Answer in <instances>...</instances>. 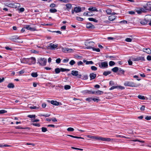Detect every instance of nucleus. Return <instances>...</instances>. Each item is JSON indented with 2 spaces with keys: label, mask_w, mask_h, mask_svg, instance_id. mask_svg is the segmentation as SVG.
<instances>
[{
  "label": "nucleus",
  "mask_w": 151,
  "mask_h": 151,
  "mask_svg": "<svg viewBox=\"0 0 151 151\" xmlns=\"http://www.w3.org/2000/svg\"><path fill=\"white\" fill-rule=\"evenodd\" d=\"M125 41L128 42H131L132 41V39L130 38H127L125 39Z\"/></svg>",
  "instance_id": "49"
},
{
  "label": "nucleus",
  "mask_w": 151,
  "mask_h": 151,
  "mask_svg": "<svg viewBox=\"0 0 151 151\" xmlns=\"http://www.w3.org/2000/svg\"><path fill=\"white\" fill-rule=\"evenodd\" d=\"M86 93H91L92 94H96V93L95 91H92L91 92V91H88V90H86Z\"/></svg>",
  "instance_id": "38"
},
{
  "label": "nucleus",
  "mask_w": 151,
  "mask_h": 151,
  "mask_svg": "<svg viewBox=\"0 0 151 151\" xmlns=\"http://www.w3.org/2000/svg\"><path fill=\"white\" fill-rule=\"evenodd\" d=\"M28 64L29 65L34 64L36 62L35 58L33 57H32L29 58H28Z\"/></svg>",
  "instance_id": "5"
},
{
  "label": "nucleus",
  "mask_w": 151,
  "mask_h": 151,
  "mask_svg": "<svg viewBox=\"0 0 151 151\" xmlns=\"http://www.w3.org/2000/svg\"><path fill=\"white\" fill-rule=\"evenodd\" d=\"M68 61H69V59L68 58H66V59H64L63 60V62L64 63H66L68 62Z\"/></svg>",
  "instance_id": "63"
},
{
  "label": "nucleus",
  "mask_w": 151,
  "mask_h": 151,
  "mask_svg": "<svg viewBox=\"0 0 151 151\" xmlns=\"http://www.w3.org/2000/svg\"><path fill=\"white\" fill-rule=\"evenodd\" d=\"M50 103L54 105L58 106L59 105V103L56 101L52 100L50 101Z\"/></svg>",
  "instance_id": "19"
},
{
  "label": "nucleus",
  "mask_w": 151,
  "mask_h": 151,
  "mask_svg": "<svg viewBox=\"0 0 151 151\" xmlns=\"http://www.w3.org/2000/svg\"><path fill=\"white\" fill-rule=\"evenodd\" d=\"M58 44H53L52 43H50L48 46V48L50 50H54L58 47Z\"/></svg>",
  "instance_id": "6"
},
{
  "label": "nucleus",
  "mask_w": 151,
  "mask_h": 151,
  "mask_svg": "<svg viewBox=\"0 0 151 151\" xmlns=\"http://www.w3.org/2000/svg\"><path fill=\"white\" fill-rule=\"evenodd\" d=\"M143 52L148 54H150L151 53V50L149 48H144L143 49Z\"/></svg>",
  "instance_id": "13"
},
{
  "label": "nucleus",
  "mask_w": 151,
  "mask_h": 151,
  "mask_svg": "<svg viewBox=\"0 0 151 151\" xmlns=\"http://www.w3.org/2000/svg\"><path fill=\"white\" fill-rule=\"evenodd\" d=\"M87 137L88 138H90L95 139L96 140L99 139V136H93L91 135H88Z\"/></svg>",
  "instance_id": "21"
},
{
  "label": "nucleus",
  "mask_w": 151,
  "mask_h": 151,
  "mask_svg": "<svg viewBox=\"0 0 151 151\" xmlns=\"http://www.w3.org/2000/svg\"><path fill=\"white\" fill-rule=\"evenodd\" d=\"M89 76L90 78V80H92L95 78L96 74L94 73H91L90 74Z\"/></svg>",
  "instance_id": "14"
},
{
  "label": "nucleus",
  "mask_w": 151,
  "mask_h": 151,
  "mask_svg": "<svg viewBox=\"0 0 151 151\" xmlns=\"http://www.w3.org/2000/svg\"><path fill=\"white\" fill-rule=\"evenodd\" d=\"M116 17L113 16H110L109 17V19L111 21H114L116 19Z\"/></svg>",
  "instance_id": "22"
},
{
  "label": "nucleus",
  "mask_w": 151,
  "mask_h": 151,
  "mask_svg": "<svg viewBox=\"0 0 151 151\" xmlns=\"http://www.w3.org/2000/svg\"><path fill=\"white\" fill-rule=\"evenodd\" d=\"M55 71L56 73L58 74L60 72V70L59 68H56L55 69Z\"/></svg>",
  "instance_id": "36"
},
{
  "label": "nucleus",
  "mask_w": 151,
  "mask_h": 151,
  "mask_svg": "<svg viewBox=\"0 0 151 151\" xmlns=\"http://www.w3.org/2000/svg\"><path fill=\"white\" fill-rule=\"evenodd\" d=\"M85 45L87 47V48L88 49H91L93 47L92 46H93L94 44L93 42L88 41L85 42Z\"/></svg>",
  "instance_id": "3"
},
{
  "label": "nucleus",
  "mask_w": 151,
  "mask_h": 151,
  "mask_svg": "<svg viewBox=\"0 0 151 151\" xmlns=\"http://www.w3.org/2000/svg\"><path fill=\"white\" fill-rule=\"evenodd\" d=\"M30 108L31 109H38L39 107H36V106H31L30 107Z\"/></svg>",
  "instance_id": "57"
},
{
  "label": "nucleus",
  "mask_w": 151,
  "mask_h": 151,
  "mask_svg": "<svg viewBox=\"0 0 151 151\" xmlns=\"http://www.w3.org/2000/svg\"><path fill=\"white\" fill-rule=\"evenodd\" d=\"M106 13L108 14H111V11L110 9H108L106 11Z\"/></svg>",
  "instance_id": "35"
},
{
  "label": "nucleus",
  "mask_w": 151,
  "mask_h": 151,
  "mask_svg": "<svg viewBox=\"0 0 151 151\" xmlns=\"http://www.w3.org/2000/svg\"><path fill=\"white\" fill-rule=\"evenodd\" d=\"M57 11L56 9H50V12L51 13H54L56 12Z\"/></svg>",
  "instance_id": "46"
},
{
  "label": "nucleus",
  "mask_w": 151,
  "mask_h": 151,
  "mask_svg": "<svg viewBox=\"0 0 151 151\" xmlns=\"http://www.w3.org/2000/svg\"><path fill=\"white\" fill-rule=\"evenodd\" d=\"M145 19L149 25L151 26V15H147L146 16Z\"/></svg>",
  "instance_id": "7"
},
{
  "label": "nucleus",
  "mask_w": 151,
  "mask_h": 151,
  "mask_svg": "<svg viewBox=\"0 0 151 151\" xmlns=\"http://www.w3.org/2000/svg\"><path fill=\"white\" fill-rule=\"evenodd\" d=\"M91 69L93 71H96L97 69V68L94 66H91Z\"/></svg>",
  "instance_id": "39"
},
{
  "label": "nucleus",
  "mask_w": 151,
  "mask_h": 151,
  "mask_svg": "<svg viewBox=\"0 0 151 151\" xmlns=\"http://www.w3.org/2000/svg\"><path fill=\"white\" fill-rule=\"evenodd\" d=\"M76 19L77 20L80 21H82L83 20V18L80 17H77Z\"/></svg>",
  "instance_id": "51"
},
{
  "label": "nucleus",
  "mask_w": 151,
  "mask_h": 151,
  "mask_svg": "<svg viewBox=\"0 0 151 151\" xmlns=\"http://www.w3.org/2000/svg\"><path fill=\"white\" fill-rule=\"evenodd\" d=\"M83 14L85 16H91L92 15V14H91V12H84Z\"/></svg>",
  "instance_id": "28"
},
{
  "label": "nucleus",
  "mask_w": 151,
  "mask_h": 151,
  "mask_svg": "<svg viewBox=\"0 0 151 151\" xmlns=\"http://www.w3.org/2000/svg\"><path fill=\"white\" fill-rule=\"evenodd\" d=\"M27 117L30 118H35V115H29L27 116Z\"/></svg>",
  "instance_id": "48"
},
{
  "label": "nucleus",
  "mask_w": 151,
  "mask_h": 151,
  "mask_svg": "<svg viewBox=\"0 0 151 151\" xmlns=\"http://www.w3.org/2000/svg\"><path fill=\"white\" fill-rule=\"evenodd\" d=\"M88 78V76L87 75H84L82 76V79L84 80H87Z\"/></svg>",
  "instance_id": "50"
},
{
  "label": "nucleus",
  "mask_w": 151,
  "mask_h": 151,
  "mask_svg": "<svg viewBox=\"0 0 151 151\" xmlns=\"http://www.w3.org/2000/svg\"><path fill=\"white\" fill-rule=\"evenodd\" d=\"M31 76L33 77H36L38 75L37 73H31Z\"/></svg>",
  "instance_id": "34"
},
{
  "label": "nucleus",
  "mask_w": 151,
  "mask_h": 151,
  "mask_svg": "<svg viewBox=\"0 0 151 151\" xmlns=\"http://www.w3.org/2000/svg\"><path fill=\"white\" fill-rule=\"evenodd\" d=\"M66 6L67 9H70L72 7V5L70 4H66Z\"/></svg>",
  "instance_id": "25"
},
{
  "label": "nucleus",
  "mask_w": 151,
  "mask_h": 151,
  "mask_svg": "<svg viewBox=\"0 0 151 151\" xmlns=\"http://www.w3.org/2000/svg\"><path fill=\"white\" fill-rule=\"evenodd\" d=\"M67 136H69L70 137H71L73 138H78V139H84V138L83 137H78L77 136H73L70 135H67Z\"/></svg>",
  "instance_id": "27"
},
{
  "label": "nucleus",
  "mask_w": 151,
  "mask_h": 151,
  "mask_svg": "<svg viewBox=\"0 0 151 151\" xmlns=\"http://www.w3.org/2000/svg\"><path fill=\"white\" fill-rule=\"evenodd\" d=\"M75 62L73 60H71L69 63V64L71 65H73L75 64Z\"/></svg>",
  "instance_id": "43"
},
{
  "label": "nucleus",
  "mask_w": 151,
  "mask_h": 151,
  "mask_svg": "<svg viewBox=\"0 0 151 151\" xmlns=\"http://www.w3.org/2000/svg\"><path fill=\"white\" fill-rule=\"evenodd\" d=\"M131 141H133V142H144V141H140L139 140H138V139H134V140H131Z\"/></svg>",
  "instance_id": "54"
},
{
  "label": "nucleus",
  "mask_w": 151,
  "mask_h": 151,
  "mask_svg": "<svg viewBox=\"0 0 151 151\" xmlns=\"http://www.w3.org/2000/svg\"><path fill=\"white\" fill-rule=\"evenodd\" d=\"M115 64V63L113 61H110L109 62V65L111 66H112L114 65Z\"/></svg>",
  "instance_id": "40"
},
{
  "label": "nucleus",
  "mask_w": 151,
  "mask_h": 151,
  "mask_svg": "<svg viewBox=\"0 0 151 151\" xmlns=\"http://www.w3.org/2000/svg\"><path fill=\"white\" fill-rule=\"evenodd\" d=\"M119 69L117 67H115L112 69V70L114 72H116Z\"/></svg>",
  "instance_id": "33"
},
{
  "label": "nucleus",
  "mask_w": 151,
  "mask_h": 151,
  "mask_svg": "<svg viewBox=\"0 0 151 151\" xmlns=\"http://www.w3.org/2000/svg\"><path fill=\"white\" fill-rule=\"evenodd\" d=\"M92 100H93L95 102H98V101H100V100L99 99L92 98Z\"/></svg>",
  "instance_id": "41"
},
{
  "label": "nucleus",
  "mask_w": 151,
  "mask_h": 151,
  "mask_svg": "<svg viewBox=\"0 0 151 151\" xmlns=\"http://www.w3.org/2000/svg\"><path fill=\"white\" fill-rule=\"evenodd\" d=\"M32 124L35 126L39 127L40 126V124L38 123H33Z\"/></svg>",
  "instance_id": "58"
},
{
  "label": "nucleus",
  "mask_w": 151,
  "mask_h": 151,
  "mask_svg": "<svg viewBox=\"0 0 151 151\" xmlns=\"http://www.w3.org/2000/svg\"><path fill=\"white\" fill-rule=\"evenodd\" d=\"M93 63V62L92 61H87L86 63V64H92Z\"/></svg>",
  "instance_id": "56"
},
{
  "label": "nucleus",
  "mask_w": 151,
  "mask_h": 151,
  "mask_svg": "<svg viewBox=\"0 0 151 151\" xmlns=\"http://www.w3.org/2000/svg\"><path fill=\"white\" fill-rule=\"evenodd\" d=\"M92 98H87L86 99V100L87 101H88V102H90L92 100Z\"/></svg>",
  "instance_id": "60"
},
{
  "label": "nucleus",
  "mask_w": 151,
  "mask_h": 151,
  "mask_svg": "<svg viewBox=\"0 0 151 151\" xmlns=\"http://www.w3.org/2000/svg\"><path fill=\"white\" fill-rule=\"evenodd\" d=\"M96 94H98L99 95L102 94L104 92L102 91H101L100 90H98L97 91H96Z\"/></svg>",
  "instance_id": "32"
},
{
  "label": "nucleus",
  "mask_w": 151,
  "mask_h": 151,
  "mask_svg": "<svg viewBox=\"0 0 151 151\" xmlns=\"http://www.w3.org/2000/svg\"><path fill=\"white\" fill-rule=\"evenodd\" d=\"M86 27L87 28H95L94 26L90 23H88L86 24Z\"/></svg>",
  "instance_id": "18"
},
{
  "label": "nucleus",
  "mask_w": 151,
  "mask_h": 151,
  "mask_svg": "<svg viewBox=\"0 0 151 151\" xmlns=\"http://www.w3.org/2000/svg\"><path fill=\"white\" fill-rule=\"evenodd\" d=\"M71 73L73 76H77L78 75V71L72 70Z\"/></svg>",
  "instance_id": "20"
},
{
  "label": "nucleus",
  "mask_w": 151,
  "mask_h": 151,
  "mask_svg": "<svg viewBox=\"0 0 151 151\" xmlns=\"http://www.w3.org/2000/svg\"><path fill=\"white\" fill-rule=\"evenodd\" d=\"M74 11L76 13H78L81 12V8L79 7H76L74 8Z\"/></svg>",
  "instance_id": "15"
},
{
  "label": "nucleus",
  "mask_w": 151,
  "mask_h": 151,
  "mask_svg": "<svg viewBox=\"0 0 151 151\" xmlns=\"http://www.w3.org/2000/svg\"><path fill=\"white\" fill-rule=\"evenodd\" d=\"M47 60L46 59L44 58H40L37 60V63L42 66H45L46 65Z\"/></svg>",
  "instance_id": "1"
},
{
  "label": "nucleus",
  "mask_w": 151,
  "mask_h": 151,
  "mask_svg": "<svg viewBox=\"0 0 151 151\" xmlns=\"http://www.w3.org/2000/svg\"><path fill=\"white\" fill-rule=\"evenodd\" d=\"M98 64L99 67L101 68H107L108 66V63L106 61L99 63Z\"/></svg>",
  "instance_id": "4"
},
{
  "label": "nucleus",
  "mask_w": 151,
  "mask_h": 151,
  "mask_svg": "<svg viewBox=\"0 0 151 151\" xmlns=\"http://www.w3.org/2000/svg\"><path fill=\"white\" fill-rule=\"evenodd\" d=\"M67 130L68 131L70 132L73 131L74 130V129L72 127H69L67 129Z\"/></svg>",
  "instance_id": "52"
},
{
  "label": "nucleus",
  "mask_w": 151,
  "mask_h": 151,
  "mask_svg": "<svg viewBox=\"0 0 151 151\" xmlns=\"http://www.w3.org/2000/svg\"><path fill=\"white\" fill-rule=\"evenodd\" d=\"M25 28L31 31H33L36 30L35 28L31 27L29 25H26L25 27Z\"/></svg>",
  "instance_id": "12"
},
{
  "label": "nucleus",
  "mask_w": 151,
  "mask_h": 151,
  "mask_svg": "<svg viewBox=\"0 0 151 151\" xmlns=\"http://www.w3.org/2000/svg\"><path fill=\"white\" fill-rule=\"evenodd\" d=\"M119 71L121 74H124V71L122 69H120L119 70Z\"/></svg>",
  "instance_id": "59"
},
{
  "label": "nucleus",
  "mask_w": 151,
  "mask_h": 151,
  "mask_svg": "<svg viewBox=\"0 0 151 151\" xmlns=\"http://www.w3.org/2000/svg\"><path fill=\"white\" fill-rule=\"evenodd\" d=\"M19 37L17 36H13L11 38V40L12 41H14L15 40L19 39Z\"/></svg>",
  "instance_id": "24"
},
{
  "label": "nucleus",
  "mask_w": 151,
  "mask_h": 151,
  "mask_svg": "<svg viewBox=\"0 0 151 151\" xmlns=\"http://www.w3.org/2000/svg\"><path fill=\"white\" fill-rule=\"evenodd\" d=\"M145 60L144 57H138L136 58H134L133 60L134 61H137L139 60L144 61Z\"/></svg>",
  "instance_id": "11"
},
{
  "label": "nucleus",
  "mask_w": 151,
  "mask_h": 151,
  "mask_svg": "<svg viewBox=\"0 0 151 151\" xmlns=\"http://www.w3.org/2000/svg\"><path fill=\"white\" fill-rule=\"evenodd\" d=\"M88 10L91 11H96L97 12L98 10L96 8L94 7H92L88 8Z\"/></svg>",
  "instance_id": "23"
},
{
  "label": "nucleus",
  "mask_w": 151,
  "mask_h": 151,
  "mask_svg": "<svg viewBox=\"0 0 151 151\" xmlns=\"http://www.w3.org/2000/svg\"><path fill=\"white\" fill-rule=\"evenodd\" d=\"M111 73V72L110 71H104L103 73V74L105 76H107V75L110 74Z\"/></svg>",
  "instance_id": "31"
},
{
  "label": "nucleus",
  "mask_w": 151,
  "mask_h": 151,
  "mask_svg": "<svg viewBox=\"0 0 151 151\" xmlns=\"http://www.w3.org/2000/svg\"><path fill=\"white\" fill-rule=\"evenodd\" d=\"M91 49H92L93 51H96L97 52H99L100 51V50L98 48H95L93 47H92Z\"/></svg>",
  "instance_id": "42"
},
{
  "label": "nucleus",
  "mask_w": 151,
  "mask_h": 151,
  "mask_svg": "<svg viewBox=\"0 0 151 151\" xmlns=\"http://www.w3.org/2000/svg\"><path fill=\"white\" fill-rule=\"evenodd\" d=\"M140 23L142 25H145L148 23L145 18L141 20L140 22Z\"/></svg>",
  "instance_id": "17"
},
{
  "label": "nucleus",
  "mask_w": 151,
  "mask_h": 151,
  "mask_svg": "<svg viewBox=\"0 0 151 151\" xmlns=\"http://www.w3.org/2000/svg\"><path fill=\"white\" fill-rule=\"evenodd\" d=\"M28 58H23L21 60V62L22 63L28 64Z\"/></svg>",
  "instance_id": "16"
},
{
  "label": "nucleus",
  "mask_w": 151,
  "mask_h": 151,
  "mask_svg": "<svg viewBox=\"0 0 151 151\" xmlns=\"http://www.w3.org/2000/svg\"><path fill=\"white\" fill-rule=\"evenodd\" d=\"M117 88V86H112L111 88H109V90H111L114 89L115 88Z\"/></svg>",
  "instance_id": "62"
},
{
  "label": "nucleus",
  "mask_w": 151,
  "mask_h": 151,
  "mask_svg": "<svg viewBox=\"0 0 151 151\" xmlns=\"http://www.w3.org/2000/svg\"><path fill=\"white\" fill-rule=\"evenodd\" d=\"M42 131L43 132H45L47 131V129L45 127H42Z\"/></svg>",
  "instance_id": "53"
},
{
  "label": "nucleus",
  "mask_w": 151,
  "mask_h": 151,
  "mask_svg": "<svg viewBox=\"0 0 151 151\" xmlns=\"http://www.w3.org/2000/svg\"><path fill=\"white\" fill-rule=\"evenodd\" d=\"M7 112V111L5 110H0V114L6 113Z\"/></svg>",
  "instance_id": "44"
},
{
  "label": "nucleus",
  "mask_w": 151,
  "mask_h": 151,
  "mask_svg": "<svg viewBox=\"0 0 151 151\" xmlns=\"http://www.w3.org/2000/svg\"><path fill=\"white\" fill-rule=\"evenodd\" d=\"M110 138H109L102 137H99L98 140H100L102 141L109 142L111 140Z\"/></svg>",
  "instance_id": "9"
},
{
  "label": "nucleus",
  "mask_w": 151,
  "mask_h": 151,
  "mask_svg": "<svg viewBox=\"0 0 151 151\" xmlns=\"http://www.w3.org/2000/svg\"><path fill=\"white\" fill-rule=\"evenodd\" d=\"M145 119L147 120H150L151 119V116H146L145 117Z\"/></svg>",
  "instance_id": "64"
},
{
  "label": "nucleus",
  "mask_w": 151,
  "mask_h": 151,
  "mask_svg": "<svg viewBox=\"0 0 151 151\" xmlns=\"http://www.w3.org/2000/svg\"><path fill=\"white\" fill-rule=\"evenodd\" d=\"M7 87L10 88H13L14 87V85L12 83H10L8 84Z\"/></svg>",
  "instance_id": "29"
},
{
  "label": "nucleus",
  "mask_w": 151,
  "mask_h": 151,
  "mask_svg": "<svg viewBox=\"0 0 151 151\" xmlns=\"http://www.w3.org/2000/svg\"><path fill=\"white\" fill-rule=\"evenodd\" d=\"M128 13L129 14L131 15H134L135 14V12L133 11H129L128 12Z\"/></svg>",
  "instance_id": "47"
},
{
  "label": "nucleus",
  "mask_w": 151,
  "mask_h": 151,
  "mask_svg": "<svg viewBox=\"0 0 151 151\" xmlns=\"http://www.w3.org/2000/svg\"><path fill=\"white\" fill-rule=\"evenodd\" d=\"M63 52H70L73 51V50L68 48H65L62 47L61 48Z\"/></svg>",
  "instance_id": "8"
},
{
  "label": "nucleus",
  "mask_w": 151,
  "mask_h": 151,
  "mask_svg": "<svg viewBox=\"0 0 151 151\" xmlns=\"http://www.w3.org/2000/svg\"><path fill=\"white\" fill-rule=\"evenodd\" d=\"M70 86L68 85H66L64 86V88L66 90L70 89Z\"/></svg>",
  "instance_id": "37"
},
{
  "label": "nucleus",
  "mask_w": 151,
  "mask_h": 151,
  "mask_svg": "<svg viewBox=\"0 0 151 151\" xmlns=\"http://www.w3.org/2000/svg\"><path fill=\"white\" fill-rule=\"evenodd\" d=\"M143 7L146 10H150L151 11V4L148 3L147 4V6H143Z\"/></svg>",
  "instance_id": "10"
},
{
  "label": "nucleus",
  "mask_w": 151,
  "mask_h": 151,
  "mask_svg": "<svg viewBox=\"0 0 151 151\" xmlns=\"http://www.w3.org/2000/svg\"><path fill=\"white\" fill-rule=\"evenodd\" d=\"M138 97L140 99L142 100H145V98L144 96H141V95H138Z\"/></svg>",
  "instance_id": "45"
},
{
  "label": "nucleus",
  "mask_w": 151,
  "mask_h": 151,
  "mask_svg": "<svg viewBox=\"0 0 151 151\" xmlns=\"http://www.w3.org/2000/svg\"><path fill=\"white\" fill-rule=\"evenodd\" d=\"M50 114H41V116H45V117H49L50 116Z\"/></svg>",
  "instance_id": "55"
},
{
  "label": "nucleus",
  "mask_w": 151,
  "mask_h": 151,
  "mask_svg": "<svg viewBox=\"0 0 151 151\" xmlns=\"http://www.w3.org/2000/svg\"><path fill=\"white\" fill-rule=\"evenodd\" d=\"M124 85L125 86H129L131 87H137L139 86V85H138L134 82L129 81L125 82L124 83Z\"/></svg>",
  "instance_id": "2"
},
{
  "label": "nucleus",
  "mask_w": 151,
  "mask_h": 151,
  "mask_svg": "<svg viewBox=\"0 0 151 151\" xmlns=\"http://www.w3.org/2000/svg\"><path fill=\"white\" fill-rule=\"evenodd\" d=\"M88 19L91 21H93L95 22H98V20L93 18H88Z\"/></svg>",
  "instance_id": "26"
},
{
  "label": "nucleus",
  "mask_w": 151,
  "mask_h": 151,
  "mask_svg": "<svg viewBox=\"0 0 151 151\" xmlns=\"http://www.w3.org/2000/svg\"><path fill=\"white\" fill-rule=\"evenodd\" d=\"M5 5L7 6L11 7H13L14 5L12 3H10L9 4L6 3L5 4Z\"/></svg>",
  "instance_id": "30"
},
{
  "label": "nucleus",
  "mask_w": 151,
  "mask_h": 151,
  "mask_svg": "<svg viewBox=\"0 0 151 151\" xmlns=\"http://www.w3.org/2000/svg\"><path fill=\"white\" fill-rule=\"evenodd\" d=\"M61 61V59L60 58H58L56 60V62L57 63H59Z\"/></svg>",
  "instance_id": "61"
}]
</instances>
